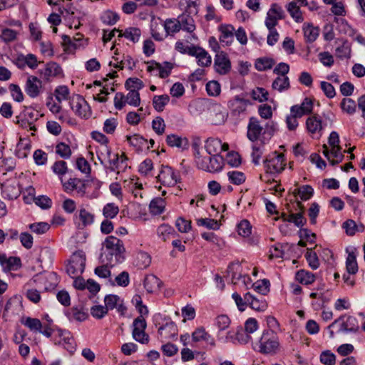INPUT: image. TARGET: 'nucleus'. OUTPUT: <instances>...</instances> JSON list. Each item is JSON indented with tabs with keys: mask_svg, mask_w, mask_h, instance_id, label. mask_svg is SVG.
Returning <instances> with one entry per match:
<instances>
[{
	"mask_svg": "<svg viewBox=\"0 0 365 365\" xmlns=\"http://www.w3.org/2000/svg\"><path fill=\"white\" fill-rule=\"evenodd\" d=\"M313 108V102L310 98H306L301 105H295L291 107L290 113H294L300 118L304 115L312 112Z\"/></svg>",
	"mask_w": 365,
	"mask_h": 365,
	"instance_id": "nucleus-24",
	"label": "nucleus"
},
{
	"mask_svg": "<svg viewBox=\"0 0 365 365\" xmlns=\"http://www.w3.org/2000/svg\"><path fill=\"white\" fill-rule=\"evenodd\" d=\"M191 336L193 342L204 341L212 347H215L216 345L214 338L202 327L195 329Z\"/></svg>",
	"mask_w": 365,
	"mask_h": 365,
	"instance_id": "nucleus-19",
	"label": "nucleus"
},
{
	"mask_svg": "<svg viewBox=\"0 0 365 365\" xmlns=\"http://www.w3.org/2000/svg\"><path fill=\"white\" fill-rule=\"evenodd\" d=\"M249 104V101L240 98L239 96H235L234 98L230 100L228 103V106L230 108L235 112V113H241L244 112L247 106Z\"/></svg>",
	"mask_w": 365,
	"mask_h": 365,
	"instance_id": "nucleus-33",
	"label": "nucleus"
},
{
	"mask_svg": "<svg viewBox=\"0 0 365 365\" xmlns=\"http://www.w3.org/2000/svg\"><path fill=\"white\" fill-rule=\"evenodd\" d=\"M66 315L70 319H73L78 322H83L88 317L86 313H85L82 310L78 309L77 307H72L70 310H68L66 313Z\"/></svg>",
	"mask_w": 365,
	"mask_h": 365,
	"instance_id": "nucleus-51",
	"label": "nucleus"
},
{
	"mask_svg": "<svg viewBox=\"0 0 365 365\" xmlns=\"http://www.w3.org/2000/svg\"><path fill=\"white\" fill-rule=\"evenodd\" d=\"M166 142L170 147H176L182 150L186 149L188 146L186 138H182L174 134L168 135L166 138Z\"/></svg>",
	"mask_w": 365,
	"mask_h": 365,
	"instance_id": "nucleus-37",
	"label": "nucleus"
},
{
	"mask_svg": "<svg viewBox=\"0 0 365 365\" xmlns=\"http://www.w3.org/2000/svg\"><path fill=\"white\" fill-rule=\"evenodd\" d=\"M123 216L128 215L131 218H140L145 213V207L139 202H132L129 205L127 210H123Z\"/></svg>",
	"mask_w": 365,
	"mask_h": 365,
	"instance_id": "nucleus-26",
	"label": "nucleus"
},
{
	"mask_svg": "<svg viewBox=\"0 0 365 365\" xmlns=\"http://www.w3.org/2000/svg\"><path fill=\"white\" fill-rule=\"evenodd\" d=\"M147 323L144 317H138L133 322L132 335L133 339L141 343L147 344L149 341V336L145 333Z\"/></svg>",
	"mask_w": 365,
	"mask_h": 365,
	"instance_id": "nucleus-10",
	"label": "nucleus"
},
{
	"mask_svg": "<svg viewBox=\"0 0 365 365\" xmlns=\"http://www.w3.org/2000/svg\"><path fill=\"white\" fill-rule=\"evenodd\" d=\"M52 171L61 179L68 172L67 163L64 160H57L51 166Z\"/></svg>",
	"mask_w": 365,
	"mask_h": 365,
	"instance_id": "nucleus-55",
	"label": "nucleus"
},
{
	"mask_svg": "<svg viewBox=\"0 0 365 365\" xmlns=\"http://www.w3.org/2000/svg\"><path fill=\"white\" fill-rule=\"evenodd\" d=\"M173 232L174 230L171 226L163 224L158 227L157 230V235L163 241H165Z\"/></svg>",
	"mask_w": 365,
	"mask_h": 365,
	"instance_id": "nucleus-62",
	"label": "nucleus"
},
{
	"mask_svg": "<svg viewBox=\"0 0 365 365\" xmlns=\"http://www.w3.org/2000/svg\"><path fill=\"white\" fill-rule=\"evenodd\" d=\"M106 307L101 305H95L91 309V315L96 319L103 318L108 309H114V294L106 296L104 299Z\"/></svg>",
	"mask_w": 365,
	"mask_h": 365,
	"instance_id": "nucleus-16",
	"label": "nucleus"
},
{
	"mask_svg": "<svg viewBox=\"0 0 365 365\" xmlns=\"http://www.w3.org/2000/svg\"><path fill=\"white\" fill-rule=\"evenodd\" d=\"M169 101L170 97L166 94L155 96L153 98V105L157 111L161 112Z\"/></svg>",
	"mask_w": 365,
	"mask_h": 365,
	"instance_id": "nucleus-41",
	"label": "nucleus"
},
{
	"mask_svg": "<svg viewBox=\"0 0 365 365\" xmlns=\"http://www.w3.org/2000/svg\"><path fill=\"white\" fill-rule=\"evenodd\" d=\"M227 175L229 181L236 185L242 184L246 180L245 175L242 172L237 170L229 171Z\"/></svg>",
	"mask_w": 365,
	"mask_h": 365,
	"instance_id": "nucleus-48",
	"label": "nucleus"
},
{
	"mask_svg": "<svg viewBox=\"0 0 365 365\" xmlns=\"http://www.w3.org/2000/svg\"><path fill=\"white\" fill-rule=\"evenodd\" d=\"M231 321L225 314L218 315L215 319V326L217 328V338L219 341L227 343L233 341V333L228 331L225 334L223 331L229 328Z\"/></svg>",
	"mask_w": 365,
	"mask_h": 365,
	"instance_id": "nucleus-8",
	"label": "nucleus"
},
{
	"mask_svg": "<svg viewBox=\"0 0 365 365\" xmlns=\"http://www.w3.org/2000/svg\"><path fill=\"white\" fill-rule=\"evenodd\" d=\"M115 32H119V36L125 37L133 43L138 42L141 36L140 29L136 27H129L125 31L115 29Z\"/></svg>",
	"mask_w": 365,
	"mask_h": 365,
	"instance_id": "nucleus-30",
	"label": "nucleus"
},
{
	"mask_svg": "<svg viewBox=\"0 0 365 365\" xmlns=\"http://www.w3.org/2000/svg\"><path fill=\"white\" fill-rule=\"evenodd\" d=\"M287 10L289 12L291 16L298 23L303 21L304 18L302 13L296 3H289L287 6Z\"/></svg>",
	"mask_w": 365,
	"mask_h": 365,
	"instance_id": "nucleus-53",
	"label": "nucleus"
},
{
	"mask_svg": "<svg viewBox=\"0 0 365 365\" xmlns=\"http://www.w3.org/2000/svg\"><path fill=\"white\" fill-rule=\"evenodd\" d=\"M302 30L305 41L308 43L315 41L319 35V28L309 23L304 24Z\"/></svg>",
	"mask_w": 365,
	"mask_h": 365,
	"instance_id": "nucleus-31",
	"label": "nucleus"
},
{
	"mask_svg": "<svg viewBox=\"0 0 365 365\" xmlns=\"http://www.w3.org/2000/svg\"><path fill=\"white\" fill-rule=\"evenodd\" d=\"M356 322V319L352 317H341L337 319L334 320L329 327L328 329H329L330 337L334 336V331L331 330V329L338 327L339 332H352L356 331V327L354 322Z\"/></svg>",
	"mask_w": 365,
	"mask_h": 365,
	"instance_id": "nucleus-9",
	"label": "nucleus"
},
{
	"mask_svg": "<svg viewBox=\"0 0 365 365\" xmlns=\"http://www.w3.org/2000/svg\"><path fill=\"white\" fill-rule=\"evenodd\" d=\"M320 361L325 365H334L336 356L329 350L324 351L320 355Z\"/></svg>",
	"mask_w": 365,
	"mask_h": 365,
	"instance_id": "nucleus-64",
	"label": "nucleus"
},
{
	"mask_svg": "<svg viewBox=\"0 0 365 365\" xmlns=\"http://www.w3.org/2000/svg\"><path fill=\"white\" fill-rule=\"evenodd\" d=\"M126 259V249L123 241L115 242V263H123Z\"/></svg>",
	"mask_w": 365,
	"mask_h": 365,
	"instance_id": "nucleus-44",
	"label": "nucleus"
},
{
	"mask_svg": "<svg viewBox=\"0 0 365 365\" xmlns=\"http://www.w3.org/2000/svg\"><path fill=\"white\" fill-rule=\"evenodd\" d=\"M296 279L300 283L307 285L314 282L315 276L308 271L302 269L297 272Z\"/></svg>",
	"mask_w": 365,
	"mask_h": 365,
	"instance_id": "nucleus-42",
	"label": "nucleus"
},
{
	"mask_svg": "<svg viewBox=\"0 0 365 365\" xmlns=\"http://www.w3.org/2000/svg\"><path fill=\"white\" fill-rule=\"evenodd\" d=\"M160 25L163 26L165 31V36L177 33L181 29L179 19H168Z\"/></svg>",
	"mask_w": 365,
	"mask_h": 365,
	"instance_id": "nucleus-34",
	"label": "nucleus"
},
{
	"mask_svg": "<svg viewBox=\"0 0 365 365\" xmlns=\"http://www.w3.org/2000/svg\"><path fill=\"white\" fill-rule=\"evenodd\" d=\"M41 81L36 76H29L27 79L25 91L31 98H36L40 93Z\"/></svg>",
	"mask_w": 365,
	"mask_h": 365,
	"instance_id": "nucleus-22",
	"label": "nucleus"
},
{
	"mask_svg": "<svg viewBox=\"0 0 365 365\" xmlns=\"http://www.w3.org/2000/svg\"><path fill=\"white\" fill-rule=\"evenodd\" d=\"M245 299L248 302V306L257 312H264L268 307L265 299L257 298L250 292L245 294Z\"/></svg>",
	"mask_w": 365,
	"mask_h": 365,
	"instance_id": "nucleus-25",
	"label": "nucleus"
},
{
	"mask_svg": "<svg viewBox=\"0 0 365 365\" xmlns=\"http://www.w3.org/2000/svg\"><path fill=\"white\" fill-rule=\"evenodd\" d=\"M41 74L46 81H50L51 77H58L63 75V69L58 63L54 61L46 64L45 68L41 71Z\"/></svg>",
	"mask_w": 365,
	"mask_h": 365,
	"instance_id": "nucleus-20",
	"label": "nucleus"
},
{
	"mask_svg": "<svg viewBox=\"0 0 365 365\" xmlns=\"http://www.w3.org/2000/svg\"><path fill=\"white\" fill-rule=\"evenodd\" d=\"M307 129L312 135L319 137L322 135L323 125L322 120L317 116H311L306 121Z\"/></svg>",
	"mask_w": 365,
	"mask_h": 365,
	"instance_id": "nucleus-23",
	"label": "nucleus"
},
{
	"mask_svg": "<svg viewBox=\"0 0 365 365\" xmlns=\"http://www.w3.org/2000/svg\"><path fill=\"white\" fill-rule=\"evenodd\" d=\"M272 135L271 132L266 130L257 118L251 117L249 119L247 136L250 141L267 144Z\"/></svg>",
	"mask_w": 365,
	"mask_h": 365,
	"instance_id": "nucleus-3",
	"label": "nucleus"
},
{
	"mask_svg": "<svg viewBox=\"0 0 365 365\" xmlns=\"http://www.w3.org/2000/svg\"><path fill=\"white\" fill-rule=\"evenodd\" d=\"M215 71L220 75H225L231 70V62L227 55L222 51L217 53L214 60Z\"/></svg>",
	"mask_w": 365,
	"mask_h": 365,
	"instance_id": "nucleus-14",
	"label": "nucleus"
},
{
	"mask_svg": "<svg viewBox=\"0 0 365 365\" xmlns=\"http://www.w3.org/2000/svg\"><path fill=\"white\" fill-rule=\"evenodd\" d=\"M124 97L125 103L130 106L138 107L140 104V93L137 91H130Z\"/></svg>",
	"mask_w": 365,
	"mask_h": 365,
	"instance_id": "nucleus-57",
	"label": "nucleus"
},
{
	"mask_svg": "<svg viewBox=\"0 0 365 365\" xmlns=\"http://www.w3.org/2000/svg\"><path fill=\"white\" fill-rule=\"evenodd\" d=\"M180 22V29L189 33H192L195 29V21L189 15H182L179 17Z\"/></svg>",
	"mask_w": 365,
	"mask_h": 365,
	"instance_id": "nucleus-40",
	"label": "nucleus"
},
{
	"mask_svg": "<svg viewBox=\"0 0 365 365\" xmlns=\"http://www.w3.org/2000/svg\"><path fill=\"white\" fill-rule=\"evenodd\" d=\"M78 218L81 223H78V228L83 229L84 227L91 225L94 222V215L86 210L85 208H82L79 210Z\"/></svg>",
	"mask_w": 365,
	"mask_h": 365,
	"instance_id": "nucleus-36",
	"label": "nucleus"
},
{
	"mask_svg": "<svg viewBox=\"0 0 365 365\" xmlns=\"http://www.w3.org/2000/svg\"><path fill=\"white\" fill-rule=\"evenodd\" d=\"M283 18L282 8L277 4H273L267 13L264 24L267 29H273L277 25L278 21Z\"/></svg>",
	"mask_w": 365,
	"mask_h": 365,
	"instance_id": "nucleus-13",
	"label": "nucleus"
},
{
	"mask_svg": "<svg viewBox=\"0 0 365 365\" xmlns=\"http://www.w3.org/2000/svg\"><path fill=\"white\" fill-rule=\"evenodd\" d=\"M279 337L272 330H264L259 341L255 344V349L264 354L273 355L279 350Z\"/></svg>",
	"mask_w": 365,
	"mask_h": 365,
	"instance_id": "nucleus-2",
	"label": "nucleus"
},
{
	"mask_svg": "<svg viewBox=\"0 0 365 365\" xmlns=\"http://www.w3.org/2000/svg\"><path fill=\"white\" fill-rule=\"evenodd\" d=\"M29 227L32 232L43 235L50 229V225L45 222H39L30 224Z\"/></svg>",
	"mask_w": 365,
	"mask_h": 365,
	"instance_id": "nucleus-52",
	"label": "nucleus"
},
{
	"mask_svg": "<svg viewBox=\"0 0 365 365\" xmlns=\"http://www.w3.org/2000/svg\"><path fill=\"white\" fill-rule=\"evenodd\" d=\"M341 108L344 113L351 115L356 112V103L349 98H344L340 103Z\"/></svg>",
	"mask_w": 365,
	"mask_h": 365,
	"instance_id": "nucleus-47",
	"label": "nucleus"
},
{
	"mask_svg": "<svg viewBox=\"0 0 365 365\" xmlns=\"http://www.w3.org/2000/svg\"><path fill=\"white\" fill-rule=\"evenodd\" d=\"M6 261V264L4 267L6 271H17L22 266L21 260L19 257H10L7 258Z\"/></svg>",
	"mask_w": 365,
	"mask_h": 365,
	"instance_id": "nucleus-56",
	"label": "nucleus"
},
{
	"mask_svg": "<svg viewBox=\"0 0 365 365\" xmlns=\"http://www.w3.org/2000/svg\"><path fill=\"white\" fill-rule=\"evenodd\" d=\"M339 141L338 133L332 131L329 135L328 140L330 149L326 145H324L322 148V153L333 165L341 163L344 158Z\"/></svg>",
	"mask_w": 365,
	"mask_h": 365,
	"instance_id": "nucleus-4",
	"label": "nucleus"
},
{
	"mask_svg": "<svg viewBox=\"0 0 365 365\" xmlns=\"http://www.w3.org/2000/svg\"><path fill=\"white\" fill-rule=\"evenodd\" d=\"M229 148L227 143H222L218 138H209L205 144V149L207 155H219L222 150L226 151Z\"/></svg>",
	"mask_w": 365,
	"mask_h": 365,
	"instance_id": "nucleus-17",
	"label": "nucleus"
},
{
	"mask_svg": "<svg viewBox=\"0 0 365 365\" xmlns=\"http://www.w3.org/2000/svg\"><path fill=\"white\" fill-rule=\"evenodd\" d=\"M237 232L239 235L243 237H247L252 233V226L250 222L247 220H242L237 225Z\"/></svg>",
	"mask_w": 365,
	"mask_h": 365,
	"instance_id": "nucleus-58",
	"label": "nucleus"
},
{
	"mask_svg": "<svg viewBox=\"0 0 365 365\" xmlns=\"http://www.w3.org/2000/svg\"><path fill=\"white\" fill-rule=\"evenodd\" d=\"M346 268L349 274H355L358 272V264L354 253L348 255L346 259Z\"/></svg>",
	"mask_w": 365,
	"mask_h": 365,
	"instance_id": "nucleus-49",
	"label": "nucleus"
},
{
	"mask_svg": "<svg viewBox=\"0 0 365 365\" xmlns=\"http://www.w3.org/2000/svg\"><path fill=\"white\" fill-rule=\"evenodd\" d=\"M223 158L220 155H210L208 165H202V170L215 173L222 170Z\"/></svg>",
	"mask_w": 365,
	"mask_h": 365,
	"instance_id": "nucleus-29",
	"label": "nucleus"
},
{
	"mask_svg": "<svg viewBox=\"0 0 365 365\" xmlns=\"http://www.w3.org/2000/svg\"><path fill=\"white\" fill-rule=\"evenodd\" d=\"M272 86L273 89L279 92L287 90L289 87V78L287 76L280 75L274 79Z\"/></svg>",
	"mask_w": 365,
	"mask_h": 365,
	"instance_id": "nucleus-38",
	"label": "nucleus"
},
{
	"mask_svg": "<svg viewBox=\"0 0 365 365\" xmlns=\"http://www.w3.org/2000/svg\"><path fill=\"white\" fill-rule=\"evenodd\" d=\"M252 98L259 102H264L268 100L269 93L263 88L257 87L252 91Z\"/></svg>",
	"mask_w": 365,
	"mask_h": 365,
	"instance_id": "nucleus-59",
	"label": "nucleus"
},
{
	"mask_svg": "<svg viewBox=\"0 0 365 365\" xmlns=\"http://www.w3.org/2000/svg\"><path fill=\"white\" fill-rule=\"evenodd\" d=\"M197 224L199 226L205 227L207 229L217 230L220 228V224L219 222L214 219L210 218H200L197 220Z\"/></svg>",
	"mask_w": 365,
	"mask_h": 365,
	"instance_id": "nucleus-54",
	"label": "nucleus"
},
{
	"mask_svg": "<svg viewBox=\"0 0 365 365\" xmlns=\"http://www.w3.org/2000/svg\"><path fill=\"white\" fill-rule=\"evenodd\" d=\"M284 220L293 222L297 227H302L306 222V219L303 217L302 212H301L289 215L287 217H284Z\"/></svg>",
	"mask_w": 365,
	"mask_h": 365,
	"instance_id": "nucleus-60",
	"label": "nucleus"
},
{
	"mask_svg": "<svg viewBox=\"0 0 365 365\" xmlns=\"http://www.w3.org/2000/svg\"><path fill=\"white\" fill-rule=\"evenodd\" d=\"M123 187L131 192L135 197L143 198V183L139 182L138 178H130L123 181Z\"/></svg>",
	"mask_w": 365,
	"mask_h": 365,
	"instance_id": "nucleus-21",
	"label": "nucleus"
},
{
	"mask_svg": "<svg viewBox=\"0 0 365 365\" xmlns=\"http://www.w3.org/2000/svg\"><path fill=\"white\" fill-rule=\"evenodd\" d=\"M102 252L100 259L106 264L97 267L95 269V274L101 278H106L110 276V268L113 267L111 261L114 255V236H108L103 243Z\"/></svg>",
	"mask_w": 365,
	"mask_h": 365,
	"instance_id": "nucleus-1",
	"label": "nucleus"
},
{
	"mask_svg": "<svg viewBox=\"0 0 365 365\" xmlns=\"http://www.w3.org/2000/svg\"><path fill=\"white\" fill-rule=\"evenodd\" d=\"M157 179L163 185L173 187L178 182L179 175L171 167L162 165Z\"/></svg>",
	"mask_w": 365,
	"mask_h": 365,
	"instance_id": "nucleus-12",
	"label": "nucleus"
},
{
	"mask_svg": "<svg viewBox=\"0 0 365 365\" xmlns=\"http://www.w3.org/2000/svg\"><path fill=\"white\" fill-rule=\"evenodd\" d=\"M70 107L74 113L82 119H88L92 114L89 104L80 95L73 96L69 101Z\"/></svg>",
	"mask_w": 365,
	"mask_h": 365,
	"instance_id": "nucleus-7",
	"label": "nucleus"
},
{
	"mask_svg": "<svg viewBox=\"0 0 365 365\" xmlns=\"http://www.w3.org/2000/svg\"><path fill=\"white\" fill-rule=\"evenodd\" d=\"M127 140L138 151H142L147 145V140L138 135L127 136Z\"/></svg>",
	"mask_w": 365,
	"mask_h": 365,
	"instance_id": "nucleus-39",
	"label": "nucleus"
},
{
	"mask_svg": "<svg viewBox=\"0 0 365 365\" xmlns=\"http://www.w3.org/2000/svg\"><path fill=\"white\" fill-rule=\"evenodd\" d=\"M219 40L223 46H230L234 41L235 28L230 24H221L218 26Z\"/></svg>",
	"mask_w": 365,
	"mask_h": 365,
	"instance_id": "nucleus-18",
	"label": "nucleus"
},
{
	"mask_svg": "<svg viewBox=\"0 0 365 365\" xmlns=\"http://www.w3.org/2000/svg\"><path fill=\"white\" fill-rule=\"evenodd\" d=\"M252 287L257 292L266 295L269 292L270 282L267 279L257 280L252 284Z\"/></svg>",
	"mask_w": 365,
	"mask_h": 365,
	"instance_id": "nucleus-45",
	"label": "nucleus"
},
{
	"mask_svg": "<svg viewBox=\"0 0 365 365\" xmlns=\"http://www.w3.org/2000/svg\"><path fill=\"white\" fill-rule=\"evenodd\" d=\"M63 46L66 51H71V50H76L78 48L83 46L81 43L73 42V38L69 36L63 34L62 36Z\"/></svg>",
	"mask_w": 365,
	"mask_h": 365,
	"instance_id": "nucleus-61",
	"label": "nucleus"
},
{
	"mask_svg": "<svg viewBox=\"0 0 365 365\" xmlns=\"http://www.w3.org/2000/svg\"><path fill=\"white\" fill-rule=\"evenodd\" d=\"M112 151L108 144L101 145L98 158L106 170L114 171V159L111 158Z\"/></svg>",
	"mask_w": 365,
	"mask_h": 365,
	"instance_id": "nucleus-15",
	"label": "nucleus"
},
{
	"mask_svg": "<svg viewBox=\"0 0 365 365\" xmlns=\"http://www.w3.org/2000/svg\"><path fill=\"white\" fill-rule=\"evenodd\" d=\"M285 166L284 155L277 153L269 156L264 162L265 169L270 173H279L284 170Z\"/></svg>",
	"mask_w": 365,
	"mask_h": 365,
	"instance_id": "nucleus-11",
	"label": "nucleus"
},
{
	"mask_svg": "<svg viewBox=\"0 0 365 365\" xmlns=\"http://www.w3.org/2000/svg\"><path fill=\"white\" fill-rule=\"evenodd\" d=\"M292 193L294 196H299L302 200H309L314 195V189L309 185H304L296 187Z\"/></svg>",
	"mask_w": 365,
	"mask_h": 365,
	"instance_id": "nucleus-35",
	"label": "nucleus"
},
{
	"mask_svg": "<svg viewBox=\"0 0 365 365\" xmlns=\"http://www.w3.org/2000/svg\"><path fill=\"white\" fill-rule=\"evenodd\" d=\"M191 56L196 58L197 64L200 66H209L212 63L211 56L201 47L196 46Z\"/></svg>",
	"mask_w": 365,
	"mask_h": 365,
	"instance_id": "nucleus-27",
	"label": "nucleus"
},
{
	"mask_svg": "<svg viewBox=\"0 0 365 365\" xmlns=\"http://www.w3.org/2000/svg\"><path fill=\"white\" fill-rule=\"evenodd\" d=\"M161 281L156 276L149 274L144 280V287L148 293H155L159 291Z\"/></svg>",
	"mask_w": 365,
	"mask_h": 365,
	"instance_id": "nucleus-32",
	"label": "nucleus"
},
{
	"mask_svg": "<svg viewBox=\"0 0 365 365\" xmlns=\"http://www.w3.org/2000/svg\"><path fill=\"white\" fill-rule=\"evenodd\" d=\"M86 266V255L83 250H78L73 253L68 264L66 265V272L72 278L81 274Z\"/></svg>",
	"mask_w": 365,
	"mask_h": 365,
	"instance_id": "nucleus-6",
	"label": "nucleus"
},
{
	"mask_svg": "<svg viewBox=\"0 0 365 365\" xmlns=\"http://www.w3.org/2000/svg\"><path fill=\"white\" fill-rule=\"evenodd\" d=\"M155 325L158 327V334L160 341L174 339L178 335V327L170 319L163 318L160 314L154 317Z\"/></svg>",
	"mask_w": 365,
	"mask_h": 365,
	"instance_id": "nucleus-5",
	"label": "nucleus"
},
{
	"mask_svg": "<svg viewBox=\"0 0 365 365\" xmlns=\"http://www.w3.org/2000/svg\"><path fill=\"white\" fill-rule=\"evenodd\" d=\"M206 91L210 96H217L221 91L220 84L217 81H210L206 84Z\"/></svg>",
	"mask_w": 365,
	"mask_h": 365,
	"instance_id": "nucleus-63",
	"label": "nucleus"
},
{
	"mask_svg": "<svg viewBox=\"0 0 365 365\" xmlns=\"http://www.w3.org/2000/svg\"><path fill=\"white\" fill-rule=\"evenodd\" d=\"M265 144H262L261 143H255L252 145V162L255 165H259L260 159L264 153V145Z\"/></svg>",
	"mask_w": 365,
	"mask_h": 365,
	"instance_id": "nucleus-50",
	"label": "nucleus"
},
{
	"mask_svg": "<svg viewBox=\"0 0 365 365\" xmlns=\"http://www.w3.org/2000/svg\"><path fill=\"white\" fill-rule=\"evenodd\" d=\"M58 336L62 339L64 348L71 354L76 351V343L69 331L58 329Z\"/></svg>",
	"mask_w": 365,
	"mask_h": 365,
	"instance_id": "nucleus-28",
	"label": "nucleus"
},
{
	"mask_svg": "<svg viewBox=\"0 0 365 365\" xmlns=\"http://www.w3.org/2000/svg\"><path fill=\"white\" fill-rule=\"evenodd\" d=\"M165 207V202L160 197L153 199L150 203V210L153 215L161 214L164 211Z\"/></svg>",
	"mask_w": 365,
	"mask_h": 365,
	"instance_id": "nucleus-43",
	"label": "nucleus"
},
{
	"mask_svg": "<svg viewBox=\"0 0 365 365\" xmlns=\"http://www.w3.org/2000/svg\"><path fill=\"white\" fill-rule=\"evenodd\" d=\"M55 151L57 155L63 159L70 158L72 154L70 146L63 142H60L56 145Z\"/></svg>",
	"mask_w": 365,
	"mask_h": 365,
	"instance_id": "nucleus-46",
	"label": "nucleus"
}]
</instances>
